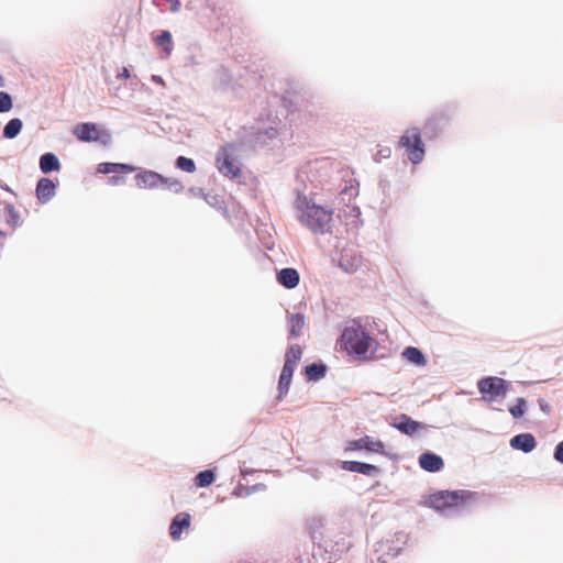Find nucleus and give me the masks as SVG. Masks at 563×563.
Returning <instances> with one entry per match:
<instances>
[{
    "label": "nucleus",
    "instance_id": "1",
    "mask_svg": "<svg viewBox=\"0 0 563 563\" xmlns=\"http://www.w3.org/2000/svg\"><path fill=\"white\" fill-rule=\"evenodd\" d=\"M298 220L313 233L323 234L331 229L332 210L316 205L306 196L299 195L295 201Z\"/></svg>",
    "mask_w": 563,
    "mask_h": 563
},
{
    "label": "nucleus",
    "instance_id": "2",
    "mask_svg": "<svg viewBox=\"0 0 563 563\" xmlns=\"http://www.w3.org/2000/svg\"><path fill=\"white\" fill-rule=\"evenodd\" d=\"M341 342L345 351L355 358L362 361L375 358L377 341L362 328H345Z\"/></svg>",
    "mask_w": 563,
    "mask_h": 563
},
{
    "label": "nucleus",
    "instance_id": "3",
    "mask_svg": "<svg viewBox=\"0 0 563 563\" xmlns=\"http://www.w3.org/2000/svg\"><path fill=\"white\" fill-rule=\"evenodd\" d=\"M136 186L143 189H167L175 194H180L184 190L183 183L173 177H164L153 170H144L135 176Z\"/></svg>",
    "mask_w": 563,
    "mask_h": 563
},
{
    "label": "nucleus",
    "instance_id": "4",
    "mask_svg": "<svg viewBox=\"0 0 563 563\" xmlns=\"http://www.w3.org/2000/svg\"><path fill=\"white\" fill-rule=\"evenodd\" d=\"M467 490H441L429 496L428 505L439 511H445L462 506L472 497Z\"/></svg>",
    "mask_w": 563,
    "mask_h": 563
},
{
    "label": "nucleus",
    "instance_id": "5",
    "mask_svg": "<svg viewBox=\"0 0 563 563\" xmlns=\"http://www.w3.org/2000/svg\"><path fill=\"white\" fill-rule=\"evenodd\" d=\"M406 536L402 531H388L387 536L375 543L374 551L377 554L378 562H387V559L399 554L400 543H405Z\"/></svg>",
    "mask_w": 563,
    "mask_h": 563
},
{
    "label": "nucleus",
    "instance_id": "6",
    "mask_svg": "<svg viewBox=\"0 0 563 563\" xmlns=\"http://www.w3.org/2000/svg\"><path fill=\"white\" fill-rule=\"evenodd\" d=\"M477 388L482 398L492 402L503 399L506 396L509 389V383L497 376H488L478 380Z\"/></svg>",
    "mask_w": 563,
    "mask_h": 563
},
{
    "label": "nucleus",
    "instance_id": "7",
    "mask_svg": "<svg viewBox=\"0 0 563 563\" xmlns=\"http://www.w3.org/2000/svg\"><path fill=\"white\" fill-rule=\"evenodd\" d=\"M399 146L406 150L407 156L412 164L422 162L424 157V145L419 129H408L400 137Z\"/></svg>",
    "mask_w": 563,
    "mask_h": 563
},
{
    "label": "nucleus",
    "instance_id": "8",
    "mask_svg": "<svg viewBox=\"0 0 563 563\" xmlns=\"http://www.w3.org/2000/svg\"><path fill=\"white\" fill-rule=\"evenodd\" d=\"M232 148V145H225L221 147L217 155L216 164L218 170L223 176L229 178H236L241 175V169L240 166L236 164L233 154L231 153Z\"/></svg>",
    "mask_w": 563,
    "mask_h": 563
},
{
    "label": "nucleus",
    "instance_id": "9",
    "mask_svg": "<svg viewBox=\"0 0 563 563\" xmlns=\"http://www.w3.org/2000/svg\"><path fill=\"white\" fill-rule=\"evenodd\" d=\"M75 136L81 142H96L102 137L108 136L102 132L96 123H80L74 129Z\"/></svg>",
    "mask_w": 563,
    "mask_h": 563
},
{
    "label": "nucleus",
    "instance_id": "10",
    "mask_svg": "<svg viewBox=\"0 0 563 563\" xmlns=\"http://www.w3.org/2000/svg\"><path fill=\"white\" fill-rule=\"evenodd\" d=\"M384 443L380 440H374L368 435L358 440L350 441L346 446V450L351 451L366 450L375 453H384Z\"/></svg>",
    "mask_w": 563,
    "mask_h": 563
},
{
    "label": "nucleus",
    "instance_id": "11",
    "mask_svg": "<svg viewBox=\"0 0 563 563\" xmlns=\"http://www.w3.org/2000/svg\"><path fill=\"white\" fill-rule=\"evenodd\" d=\"M362 264V257L353 249H344L339 265L346 273H354Z\"/></svg>",
    "mask_w": 563,
    "mask_h": 563
},
{
    "label": "nucleus",
    "instance_id": "12",
    "mask_svg": "<svg viewBox=\"0 0 563 563\" xmlns=\"http://www.w3.org/2000/svg\"><path fill=\"white\" fill-rule=\"evenodd\" d=\"M419 465L424 471L434 473L442 470L444 463L441 456L431 452H426L420 455Z\"/></svg>",
    "mask_w": 563,
    "mask_h": 563
},
{
    "label": "nucleus",
    "instance_id": "13",
    "mask_svg": "<svg viewBox=\"0 0 563 563\" xmlns=\"http://www.w3.org/2000/svg\"><path fill=\"white\" fill-rule=\"evenodd\" d=\"M56 186L49 178H41L36 185V197L45 203L55 196Z\"/></svg>",
    "mask_w": 563,
    "mask_h": 563
},
{
    "label": "nucleus",
    "instance_id": "14",
    "mask_svg": "<svg viewBox=\"0 0 563 563\" xmlns=\"http://www.w3.org/2000/svg\"><path fill=\"white\" fill-rule=\"evenodd\" d=\"M342 468L344 471L360 473L367 476L376 475L379 473L377 466L357 461H344L342 463Z\"/></svg>",
    "mask_w": 563,
    "mask_h": 563
},
{
    "label": "nucleus",
    "instance_id": "15",
    "mask_svg": "<svg viewBox=\"0 0 563 563\" xmlns=\"http://www.w3.org/2000/svg\"><path fill=\"white\" fill-rule=\"evenodd\" d=\"M510 445L516 450L529 453L536 448L537 442L531 433H521L510 440Z\"/></svg>",
    "mask_w": 563,
    "mask_h": 563
},
{
    "label": "nucleus",
    "instance_id": "16",
    "mask_svg": "<svg viewBox=\"0 0 563 563\" xmlns=\"http://www.w3.org/2000/svg\"><path fill=\"white\" fill-rule=\"evenodd\" d=\"M299 273L295 268H283L277 274V282L288 289L295 288L299 284Z\"/></svg>",
    "mask_w": 563,
    "mask_h": 563
},
{
    "label": "nucleus",
    "instance_id": "17",
    "mask_svg": "<svg viewBox=\"0 0 563 563\" xmlns=\"http://www.w3.org/2000/svg\"><path fill=\"white\" fill-rule=\"evenodd\" d=\"M395 427L401 431L405 434L412 435L415 434L420 428V423L418 421L412 420L406 415H401L398 418V422L395 424Z\"/></svg>",
    "mask_w": 563,
    "mask_h": 563
},
{
    "label": "nucleus",
    "instance_id": "18",
    "mask_svg": "<svg viewBox=\"0 0 563 563\" xmlns=\"http://www.w3.org/2000/svg\"><path fill=\"white\" fill-rule=\"evenodd\" d=\"M98 172L102 174H129L134 172V167L128 164L101 163L98 165Z\"/></svg>",
    "mask_w": 563,
    "mask_h": 563
},
{
    "label": "nucleus",
    "instance_id": "19",
    "mask_svg": "<svg viewBox=\"0 0 563 563\" xmlns=\"http://www.w3.org/2000/svg\"><path fill=\"white\" fill-rule=\"evenodd\" d=\"M60 167L57 156L53 153H46L40 158V168L43 173H49L52 170H58Z\"/></svg>",
    "mask_w": 563,
    "mask_h": 563
},
{
    "label": "nucleus",
    "instance_id": "20",
    "mask_svg": "<svg viewBox=\"0 0 563 563\" xmlns=\"http://www.w3.org/2000/svg\"><path fill=\"white\" fill-rule=\"evenodd\" d=\"M288 327L291 336H299L305 327V316L302 313L290 314L288 317Z\"/></svg>",
    "mask_w": 563,
    "mask_h": 563
},
{
    "label": "nucleus",
    "instance_id": "21",
    "mask_svg": "<svg viewBox=\"0 0 563 563\" xmlns=\"http://www.w3.org/2000/svg\"><path fill=\"white\" fill-rule=\"evenodd\" d=\"M404 358H406L408 362L413 363L419 366H423L427 363V360L422 352L413 346H408L402 352Z\"/></svg>",
    "mask_w": 563,
    "mask_h": 563
},
{
    "label": "nucleus",
    "instance_id": "22",
    "mask_svg": "<svg viewBox=\"0 0 563 563\" xmlns=\"http://www.w3.org/2000/svg\"><path fill=\"white\" fill-rule=\"evenodd\" d=\"M294 369L295 368L290 367L289 365L283 366L279 382H278V389H279L280 395H285L288 393V389H289V386L291 383V378H292V374H294Z\"/></svg>",
    "mask_w": 563,
    "mask_h": 563
},
{
    "label": "nucleus",
    "instance_id": "23",
    "mask_svg": "<svg viewBox=\"0 0 563 563\" xmlns=\"http://www.w3.org/2000/svg\"><path fill=\"white\" fill-rule=\"evenodd\" d=\"M302 355V349L298 344H294L289 347L286 354V361L284 365H289L290 367H296L297 363L300 361Z\"/></svg>",
    "mask_w": 563,
    "mask_h": 563
},
{
    "label": "nucleus",
    "instance_id": "24",
    "mask_svg": "<svg viewBox=\"0 0 563 563\" xmlns=\"http://www.w3.org/2000/svg\"><path fill=\"white\" fill-rule=\"evenodd\" d=\"M325 369H327L325 365L313 363V364L306 366L305 373L309 379L318 380L324 376Z\"/></svg>",
    "mask_w": 563,
    "mask_h": 563
},
{
    "label": "nucleus",
    "instance_id": "25",
    "mask_svg": "<svg viewBox=\"0 0 563 563\" xmlns=\"http://www.w3.org/2000/svg\"><path fill=\"white\" fill-rule=\"evenodd\" d=\"M22 125L20 119H11L3 129L4 137L14 139L21 132Z\"/></svg>",
    "mask_w": 563,
    "mask_h": 563
},
{
    "label": "nucleus",
    "instance_id": "26",
    "mask_svg": "<svg viewBox=\"0 0 563 563\" xmlns=\"http://www.w3.org/2000/svg\"><path fill=\"white\" fill-rule=\"evenodd\" d=\"M216 478V474L211 470H206L198 473L195 477V484L197 487H208Z\"/></svg>",
    "mask_w": 563,
    "mask_h": 563
},
{
    "label": "nucleus",
    "instance_id": "27",
    "mask_svg": "<svg viewBox=\"0 0 563 563\" xmlns=\"http://www.w3.org/2000/svg\"><path fill=\"white\" fill-rule=\"evenodd\" d=\"M155 42L158 46L163 47L166 55H169L173 51L172 34L168 31H163L156 38Z\"/></svg>",
    "mask_w": 563,
    "mask_h": 563
},
{
    "label": "nucleus",
    "instance_id": "28",
    "mask_svg": "<svg viewBox=\"0 0 563 563\" xmlns=\"http://www.w3.org/2000/svg\"><path fill=\"white\" fill-rule=\"evenodd\" d=\"M175 164H176L177 168H179L186 173L192 174L196 172V164L191 158H188L185 156H179L176 159Z\"/></svg>",
    "mask_w": 563,
    "mask_h": 563
},
{
    "label": "nucleus",
    "instance_id": "29",
    "mask_svg": "<svg viewBox=\"0 0 563 563\" xmlns=\"http://www.w3.org/2000/svg\"><path fill=\"white\" fill-rule=\"evenodd\" d=\"M190 522V515L188 512H180L173 519L169 528H189Z\"/></svg>",
    "mask_w": 563,
    "mask_h": 563
},
{
    "label": "nucleus",
    "instance_id": "30",
    "mask_svg": "<svg viewBox=\"0 0 563 563\" xmlns=\"http://www.w3.org/2000/svg\"><path fill=\"white\" fill-rule=\"evenodd\" d=\"M526 406H527V402H526L525 398L520 397V398L517 399L516 405L511 406L509 408V412L511 413V416L514 418H520L526 412Z\"/></svg>",
    "mask_w": 563,
    "mask_h": 563
},
{
    "label": "nucleus",
    "instance_id": "31",
    "mask_svg": "<svg viewBox=\"0 0 563 563\" xmlns=\"http://www.w3.org/2000/svg\"><path fill=\"white\" fill-rule=\"evenodd\" d=\"M12 98L9 93L0 91V112H8L12 109Z\"/></svg>",
    "mask_w": 563,
    "mask_h": 563
},
{
    "label": "nucleus",
    "instance_id": "32",
    "mask_svg": "<svg viewBox=\"0 0 563 563\" xmlns=\"http://www.w3.org/2000/svg\"><path fill=\"white\" fill-rule=\"evenodd\" d=\"M554 459L560 462V463H563V441H561L556 448H555V452H554Z\"/></svg>",
    "mask_w": 563,
    "mask_h": 563
},
{
    "label": "nucleus",
    "instance_id": "33",
    "mask_svg": "<svg viewBox=\"0 0 563 563\" xmlns=\"http://www.w3.org/2000/svg\"><path fill=\"white\" fill-rule=\"evenodd\" d=\"M186 530H170V537L174 541H178L181 539L183 537V533L185 532Z\"/></svg>",
    "mask_w": 563,
    "mask_h": 563
},
{
    "label": "nucleus",
    "instance_id": "34",
    "mask_svg": "<svg viewBox=\"0 0 563 563\" xmlns=\"http://www.w3.org/2000/svg\"><path fill=\"white\" fill-rule=\"evenodd\" d=\"M124 181V178L122 176H112L109 177L108 183L111 185H118Z\"/></svg>",
    "mask_w": 563,
    "mask_h": 563
},
{
    "label": "nucleus",
    "instance_id": "35",
    "mask_svg": "<svg viewBox=\"0 0 563 563\" xmlns=\"http://www.w3.org/2000/svg\"><path fill=\"white\" fill-rule=\"evenodd\" d=\"M118 77L119 78H124V79H128L130 78V71L128 68L123 67L121 73L118 74Z\"/></svg>",
    "mask_w": 563,
    "mask_h": 563
},
{
    "label": "nucleus",
    "instance_id": "36",
    "mask_svg": "<svg viewBox=\"0 0 563 563\" xmlns=\"http://www.w3.org/2000/svg\"><path fill=\"white\" fill-rule=\"evenodd\" d=\"M379 154L383 156V157H389L390 155V150L389 148H385L384 151H380Z\"/></svg>",
    "mask_w": 563,
    "mask_h": 563
},
{
    "label": "nucleus",
    "instance_id": "37",
    "mask_svg": "<svg viewBox=\"0 0 563 563\" xmlns=\"http://www.w3.org/2000/svg\"><path fill=\"white\" fill-rule=\"evenodd\" d=\"M9 212L12 214V217H16L15 211L12 207L9 208Z\"/></svg>",
    "mask_w": 563,
    "mask_h": 563
},
{
    "label": "nucleus",
    "instance_id": "38",
    "mask_svg": "<svg viewBox=\"0 0 563 563\" xmlns=\"http://www.w3.org/2000/svg\"><path fill=\"white\" fill-rule=\"evenodd\" d=\"M2 85H3V78H2V76L0 75V86H2Z\"/></svg>",
    "mask_w": 563,
    "mask_h": 563
},
{
    "label": "nucleus",
    "instance_id": "39",
    "mask_svg": "<svg viewBox=\"0 0 563 563\" xmlns=\"http://www.w3.org/2000/svg\"><path fill=\"white\" fill-rule=\"evenodd\" d=\"M3 235H4V233L0 230V236H3Z\"/></svg>",
    "mask_w": 563,
    "mask_h": 563
}]
</instances>
